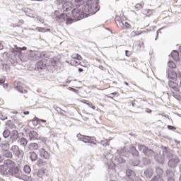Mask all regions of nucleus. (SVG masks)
I'll return each instance as SVG.
<instances>
[{
	"label": "nucleus",
	"instance_id": "nucleus-33",
	"mask_svg": "<svg viewBox=\"0 0 181 181\" xmlns=\"http://www.w3.org/2000/svg\"><path fill=\"white\" fill-rule=\"evenodd\" d=\"M142 33H145V31H132L131 33L132 37H135V36H139V35H142Z\"/></svg>",
	"mask_w": 181,
	"mask_h": 181
},
{
	"label": "nucleus",
	"instance_id": "nucleus-14",
	"mask_svg": "<svg viewBox=\"0 0 181 181\" xmlns=\"http://www.w3.org/2000/svg\"><path fill=\"white\" fill-rule=\"evenodd\" d=\"M28 136L30 138V141H35L39 139V134H37V132L35 130H31L28 133Z\"/></svg>",
	"mask_w": 181,
	"mask_h": 181
},
{
	"label": "nucleus",
	"instance_id": "nucleus-57",
	"mask_svg": "<svg viewBox=\"0 0 181 181\" xmlns=\"http://www.w3.org/2000/svg\"><path fill=\"white\" fill-rule=\"evenodd\" d=\"M140 162L141 161L139 160H137L136 163L134 164L133 166H138V165H139Z\"/></svg>",
	"mask_w": 181,
	"mask_h": 181
},
{
	"label": "nucleus",
	"instance_id": "nucleus-17",
	"mask_svg": "<svg viewBox=\"0 0 181 181\" xmlns=\"http://www.w3.org/2000/svg\"><path fill=\"white\" fill-rule=\"evenodd\" d=\"M168 86H169L170 88H171L172 91H179V88L177 87V83H176L172 81H169Z\"/></svg>",
	"mask_w": 181,
	"mask_h": 181
},
{
	"label": "nucleus",
	"instance_id": "nucleus-54",
	"mask_svg": "<svg viewBox=\"0 0 181 181\" xmlns=\"http://www.w3.org/2000/svg\"><path fill=\"white\" fill-rule=\"evenodd\" d=\"M71 64H73L74 66H76V64H78V62H77L76 60H73L71 61Z\"/></svg>",
	"mask_w": 181,
	"mask_h": 181
},
{
	"label": "nucleus",
	"instance_id": "nucleus-32",
	"mask_svg": "<svg viewBox=\"0 0 181 181\" xmlns=\"http://www.w3.org/2000/svg\"><path fill=\"white\" fill-rule=\"evenodd\" d=\"M3 136L5 138V139H8L9 136H11V131H9V129H5L3 132Z\"/></svg>",
	"mask_w": 181,
	"mask_h": 181
},
{
	"label": "nucleus",
	"instance_id": "nucleus-55",
	"mask_svg": "<svg viewBox=\"0 0 181 181\" xmlns=\"http://www.w3.org/2000/svg\"><path fill=\"white\" fill-rule=\"evenodd\" d=\"M125 55L127 57H129L131 56V52L128 51V50H126L125 51Z\"/></svg>",
	"mask_w": 181,
	"mask_h": 181
},
{
	"label": "nucleus",
	"instance_id": "nucleus-48",
	"mask_svg": "<svg viewBox=\"0 0 181 181\" xmlns=\"http://www.w3.org/2000/svg\"><path fill=\"white\" fill-rule=\"evenodd\" d=\"M36 30H37L38 32H46V28H42V27H37Z\"/></svg>",
	"mask_w": 181,
	"mask_h": 181
},
{
	"label": "nucleus",
	"instance_id": "nucleus-2",
	"mask_svg": "<svg viewBox=\"0 0 181 181\" xmlns=\"http://www.w3.org/2000/svg\"><path fill=\"white\" fill-rule=\"evenodd\" d=\"M163 155L166 159H168V165L169 168H175L180 163V159L176 155L172 153L168 148L165 147Z\"/></svg>",
	"mask_w": 181,
	"mask_h": 181
},
{
	"label": "nucleus",
	"instance_id": "nucleus-20",
	"mask_svg": "<svg viewBox=\"0 0 181 181\" xmlns=\"http://www.w3.org/2000/svg\"><path fill=\"white\" fill-rule=\"evenodd\" d=\"M29 151H37L39 149V144L36 143L29 144L28 146Z\"/></svg>",
	"mask_w": 181,
	"mask_h": 181
},
{
	"label": "nucleus",
	"instance_id": "nucleus-41",
	"mask_svg": "<svg viewBox=\"0 0 181 181\" xmlns=\"http://www.w3.org/2000/svg\"><path fill=\"white\" fill-rule=\"evenodd\" d=\"M144 165H149L151 163V160L148 158H144L142 160Z\"/></svg>",
	"mask_w": 181,
	"mask_h": 181
},
{
	"label": "nucleus",
	"instance_id": "nucleus-34",
	"mask_svg": "<svg viewBox=\"0 0 181 181\" xmlns=\"http://www.w3.org/2000/svg\"><path fill=\"white\" fill-rule=\"evenodd\" d=\"M47 163H46V161H43V160L40 159L37 161V166H39L40 168H42L43 166H45V165H47Z\"/></svg>",
	"mask_w": 181,
	"mask_h": 181
},
{
	"label": "nucleus",
	"instance_id": "nucleus-39",
	"mask_svg": "<svg viewBox=\"0 0 181 181\" xmlns=\"http://www.w3.org/2000/svg\"><path fill=\"white\" fill-rule=\"evenodd\" d=\"M45 175V170H39L37 173L38 177H43Z\"/></svg>",
	"mask_w": 181,
	"mask_h": 181
},
{
	"label": "nucleus",
	"instance_id": "nucleus-13",
	"mask_svg": "<svg viewBox=\"0 0 181 181\" xmlns=\"http://www.w3.org/2000/svg\"><path fill=\"white\" fill-rule=\"evenodd\" d=\"M165 147H164V149L163 150L162 154L159 153V154H157V155L154 156L155 160L158 163H161L162 164V163H165V159H166V157H165V156L163 155V151L165 150Z\"/></svg>",
	"mask_w": 181,
	"mask_h": 181
},
{
	"label": "nucleus",
	"instance_id": "nucleus-46",
	"mask_svg": "<svg viewBox=\"0 0 181 181\" xmlns=\"http://www.w3.org/2000/svg\"><path fill=\"white\" fill-rule=\"evenodd\" d=\"M0 119H1V121H5V119H8V116L0 113Z\"/></svg>",
	"mask_w": 181,
	"mask_h": 181
},
{
	"label": "nucleus",
	"instance_id": "nucleus-56",
	"mask_svg": "<svg viewBox=\"0 0 181 181\" xmlns=\"http://www.w3.org/2000/svg\"><path fill=\"white\" fill-rule=\"evenodd\" d=\"M77 56H78V54H72V59H76L77 60Z\"/></svg>",
	"mask_w": 181,
	"mask_h": 181
},
{
	"label": "nucleus",
	"instance_id": "nucleus-1",
	"mask_svg": "<svg viewBox=\"0 0 181 181\" xmlns=\"http://www.w3.org/2000/svg\"><path fill=\"white\" fill-rule=\"evenodd\" d=\"M80 3H74L72 8V20L75 22L77 21H81V19H84L91 15H95L100 8L98 6L95 5V0H88L86 5L81 6L79 4Z\"/></svg>",
	"mask_w": 181,
	"mask_h": 181
},
{
	"label": "nucleus",
	"instance_id": "nucleus-49",
	"mask_svg": "<svg viewBox=\"0 0 181 181\" xmlns=\"http://www.w3.org/2000/svg\"><path fill=\"white\" fill-rule=\"evenodd\" d=\"M131 28V24L128 22L124 23V29H129Z\"/></svg>",
	"mask_w": 181,
	"mask_h": 181
},
{
	"label": "nucleus",
	"instance_id": "nucleus-8",
	"mask_svg": "<svg viewBox=\"0 0 181 181\" xmlns=\"http://www.w3.org/2000/svg\"><path fill=\"white\" fill-rule=\"evenodd\" d=\"M4 165H6L8 172H11L14 168H16V163L11 159L4 160Z\"/></svg>",
	"mask_w": 181,
	"mask_h": 181
},
{
	"label": "nucleus",
	"instance_id": "nucleus-12",
	"mask_svg": "<svg viewBox=\"0 0 181 181\" xmlns=\"http://www.w3.org/2000/svg\"><path fill=\"white\" fill-rule=\"evenodd\" d=\"M38 153L41 158L43 159H49L50 153L46 149L42 148L38 150Z\"/></svg>",
	"mask_w": 181,
	"mask_h": 181
},
{
	"label": "nucleus",
	"instance_id": "nucleus-53",
	"mask_svg": "<svg viewBox=\"0 0 181 181\" xmlns=\"http://www.w3.org/2000/svg\"><path fill=\"white\" fill-rule=\"evenodd\" d=\"M37 122H38V124H40V122L46 123V120L42 119H37Z\"/></svg>",
	"mask_w": 181,
	"mask_h": 181
},
{
	"label": "nucleus",
	"instance_id": "nucleus-7",
	"mask_svg": "<svg viewBox=\"0 0 181 181\" xmlns=\"http://www.w3.org/2000/svg\"><path fill=\"white\" fill-rule=\"evenodd\" d=\"M167 77L168 80H176V78H181V74H176L172 69H168L167 71Z\"/></svg>",
	"mask_w": 181,
	"mask_h": 181
},
{
	"label": "nucleus",
	"instance_id": "nucleus-18",
	"mask_svg": "<svg viewBox=\"0 0 181 181\" xmlns=\"http://www.w3.org/2000/svg\"><path fill=\"white\" fill-rule=\"evenodd\" d=\"M17 143L18 144V145H21V146L25 148V146L28 145V139L22 137L17 141Z\"/></svg>",
	"mask_w": 181,
	"mask_h": 181
},
{
	"label": "nucleus",
	"instance_id": "nucleus-60",
	"mask_svg": "<svg viewBox=\"0 0 181 181\" xmlns=\"http://www.w3.org/2000/svg\"><path fill=\"white\" fill-rule=\"evenodd\" d=\"M76 60H81V57L78 54V56L76 57Z\"/></svg>",
	"mask_w": 181,
	"mask_h": 181
},
{
	"label": "nucleus",
	"instance_id": "nucleus-15",
	"mask_svg": "<svg viewBox=\"0 0 181 181\" xmlns=\"http://www.w3.org/2000/svg\"><path fill=\"white\" fill-rule=\"evenodd\" d=\"M0 148L2 152H5V151H9V148H11V145H9V143L8 141H3L0 144Z\"/></svg>",
	"mask_w": 181,
	"mask_h": 181
},
{
	"label": "nucleus",
	"instance_id": "nucleus-26",
	"mask_svg": "<svg viewBox=\"0 0 181 181\" xmlns=\"http://www.w3.org/2000/svg\"><path fill=\"white\" fill-rule=\"evenodd\" d=\"M167 179H175V173L172 170H168L166 171Z\"/></svg>",
	"mask_w": 181,
	"mask_h": 181
},
{
	"label": "nucleus",
	"instance_id": "nucleus-22",
	"mask_svg": "<svg viewBox=\"0 0 181 181\" xmlns=\"http://www.w3.org/2000/svg\"><path fill=\"white\" fill-rule=\"evenodd\" d=\"M130 152L134 158H138L139 156V152L138 151V150H136V148H135V146L131 147Z\"/></svg>",
	"mask_w": 181,
	"mask_h": 181
},
{
	"label": "nucleus",
	"instance_id": "nucleus-58",
	"mask_svg": "<svg viewBox=\"0 0 181 181\" xmlns=\"http://www.w3.org/2000/svg\"><path fill=\"white\" fill-rule=\"evenodd\" d=\"M130 103H132V107H135L136 105L135 100H132Z\"/></svg>",
	"mask_w": 181,
	"mask_h": 181
},
{
	"label": "nucleus",
	"instance_id": "nucleus-35",
	"mask_svg": "<svg viewBox=\"0 0 181 181\" xmlns=\"http://www.w3.org/2000/svg\"><path fill=\"white\" fill-rule=\"evenodd\" d=\"M23 170H24L25 173H27V175H29V173H30V172L32 171V169H30V165H25Z\"/></svg>",
	"mask_w": 181,
	"mask_h": 181
},
{
	"label": "nucleus",
	"instance_id": "nucleus-31",
	"mask_svg": "<svg viewBox=\"0 0 181 181\" xmlns=\"http://www.w3.org/2000/svg\"><path fill=\"white\" fill-rule=\"evenodd\" d=\"M11 138L13 139H18L19 138V133L17 130H13L11 132Z\"/></svg>",
	"mask_w": 181,
	"mask_h": 181
},
{
	"label": "nucleus",
	"instance_id": "nucleus-61",
	"mask_svg": "<svg viewBox=\"0 0 181 181\" xmlns=\"http://www.w3.org/2000/svg\"><path fill=\"white\" fill-rule=\"evenodd\" d=\"M146 112H148V114H151V112H152V110H151L150 109H146Z\"/></svg>",
	"mask_w": 181,
	"mask_h": 181
},
{
	"label": "nucleus",
	"instance_id": "nucleus-30",
	"mask_svg": "<svg viewBox=\"0 0 181 181\" xmlns=\"http://www.w3.org/2000/svg\"><path fill=\"white\" fill-rule=\"evenodd\" d=\"M116 23H117L118 28H120V29H125L124 23L122 20H117Z\"/></svg>",
	"mask_w": 181,
	"mask_h": 181
},
{
	"label": "nucleus",
	"instance_id": "nucleus-19",
	"mask_svg": "<svg viewBox=\"0 0 181 181\" xmlns=\"http://www.w3.org/2000/svg\"><path fill=\"white\" fill-rule=\"evenodd\" d=\"M0 173L1 175H4V176H8V175H9V172L6 168V165H0Z\"/></svg>",
	"mask_w": 181,
	"mask_h": 181
},
{
	"label": "nucleus",
	"instance_id": "nucleus-11",
	"mask_svg": "<svg viewBox=\"0 0 181 181\" xmlns=\"http://www.w3.org/2000/svg\"><path fill=\"white\" fill-rule=\"evenodd\" d=\"M126 176L127 180L128 181H136V175L135 174V172L132 170H127L126 171Z\"/></svg>",
	"mask_w": 181,
	"mask_h": 181
},
{
	"label": "nucleus",
	"instance_id": "nucleus-10",
	"mask_svg": "<svg viewBox=\"0 0 181 181\" xmlns=\"http://www.w3.org/2000/svg\"><path fill=\"white\" fill-rule=\"evenodd\" d=\"M8 175L11 176H14L18 179H22V173L19 171V168L18 167L14 168L10 172H8Z\"/></svg>",
	"mask_w": 181,
	"mask_h": 181
},
{
	"label": "nucleus",
	"instance_id": "nucleus-25",
	"mask_svg": "<svg viewBox=\"0 0 181 181\" xmlns=\"http://www.w3.org/2000/svg\"><path fill=\"white\" fill-rule=\"evenodd\" d=\"M26 47H18V45H15V49H13L11 50L12 53H15V52H18V53H21L22 51L26 50Z\"/></svg>",
	"mask_w": 181,
	"mask_h": 181
},
{
	"label": "nucleus",
	"instance_id": "nucleus-64",
	"mask_svg": "<svg viewBox=\"0 0 181 181\" xmlns=\"http://www.w3.org/2000/svg\"><path fill=\"white\" fill-rule=\"evenodd\" d=\"M5 83V80L0 79V84H4Z\"/></svg>",
	"mask_w": 181,
	"mask_h": 181
},
{
	"label": "nucleus",
	"instance_id": "nucleus-23",
	"mask_svg": "<svg viewBox=\"0 0 181 181\" xmlns=\"http://www.w3.org/2000/svg\"><path fill=\"white\" fill-rule=\"evenodd\" d=\"M47 66V63L45 62V61L42 60L37 62V69H40L41 70H43L45 67Z\"/></svg>",
	"mask_w": 181,
	"mask_h": 181
},
{
	"label": "nucleus",
	"instance_id": "nucleus-52",
	"mask_svg": "<svg viewBox=\"0 0 181 181\" xmlns=\"http://www.w3.org/2000/svg\"><path fill=\"white\" fill-rule=\"evenodd\" d=\"M162 28H160L159 30H157V36H156V38L155 39V40H158V36H159V33H162L161 32H160V30H162Z\"/></svg>",
	"mask_w": 181,
	"mask_h": 181
},
{
	"label": "nucleus",
	"instance_id": "nucleus-62",
	"mask_svg": "<svg viewBox=\"0 0 181 181\" xmlns=\"http://www.w3.org/2000/svg\"><path fill=\"white\" fill-rule=\"evenodd\" d=\"M38 21H39V22H41V23H45V20H43L42 18H39Z\"/></svg>",
	"mask_w": 181,
	"mask_h": 181
},
{
	"label": "nucleus",
	"instance_id": "nucleus-47",
	"mask_svg": "<svg viewBox=\"0 0 181 181\" xmlns=\"http://www.w3.org/2000/svg\"><path fill=\"white\" fill-rule=\"evenodd\" d=\"M8 69H9V66H8V64H2L3 71H8Z\"/></svg>",
	"mask_w": 181,
	"mask_h": 181
},
{
	"label": "nucleus",
	"instance_id": "nucleus-36",
	"mask_svg": "<svg viewBox=\"0 0 181 181\" xmlns=\"http://www.w3.org/2000/svg\"><path fill=\"white\" fill-rule=\"evenodd\" d=\"M135 9H136V11H140V9H142V8H144V2H141L140 4H136L134 6Z\"/></svg>",
	"mask_w": 181,
	"mask_h": 181
},
{
	"label": "nucleus",
	"instance_id": "nucleus-6",
	"mask_svg": "<svg viewBox=\"0 0 181 181\" xmlns=\"http://www.w3.org/2000/svg\"><path fill=\"white\" fill-rule=\"evenodd\" d=\"M11 151L13 152V156H16V158H18V159L23 158V151H22L19 146H16V145H13L11 148Z\"/></svg>",
	"mask_w": 181,
	"mask_h": 181
},
{
	"label": "nucleus",
	"instance_id": "nucleus-42",
	"mask_svg": "<svg viewBox=\"0 0 181 181\" xmlns=\"http://www.w3.org/2000/svg\"><path fill=\"white\" fill-rule=\"evenodd\" d=\"M125 147H124L121 151L118 150L117 153L119 156H125Z\"/></svg>",
	"mask_w": 181,
	"mask_h": 181
},
{
	"label": "nucleus",
	"instance_id": "nucleus-4",
	"mask_svg": "<svg viewBox=\"0 0 181 181\" xmlns=\"http://www.w3.org/2000/svg\"><path fill=\"white\" fill-rule=\"evenodd\" d=\"M138 149H139V151H140L141 152L144 153V155L146 156H148V158H152V156H155V151H153V150L145 146L144 145L139 144L138 146Z\"/></svg>",
	"mask_w": 181,
	"mask_h": 181
},
{
	"label": "nucleus",
	"instance_id": "nucleus-40",
	"mask_svg": "<svg viewBox=\"0 0 181 181\" xmlns=\"http://www.w3.org/2000/svg\"><path fill=\"white\" fill-rule=\"evenodd\" d=\"M168 67H170V69H176V64H175L173 61H170L168 62Z\"/></svg>",
	"mask_w": 181,
	"mask_h": 181
},
{
	"label": "nucleus",
	"instance_id": "nucleus-21",
	"mask_svg": "<svg viewBox=\"0 0 181 181\" xmlns=\"http://www.w3.org/2000/svg\"><path fill=\"white\" fill-rule=\"evenodd\" d=\"M4 158H7L8 159H12L13 158V153L11 152L9 150L3 151Z\"/></svg>",
	"mask_w": 181,
	"mask_h": 181
},
{
	"label": "nucleus",
	"instance_id": "nucleus-50",
	"mask_svg": "<svg viewBox=\"0 0 181 181\" xmlns=\"http://www.w3.org/2000/svg\"><path fill=\"white\" fill-rule=\"evenodd\" d=\"M30 57H34V59H36L35 56H36V52L31 51L30 53Z\"/></svg>",
	"mask_w": 181,
	"mask_h": 181
},
{
	"label": "nucleus",
	"instance_id": "nucleus-63",
	"mask_svg": "<svg viewBox=\"0 0 181 181\" xmlns=\"http://www.w3.org/2000/svg\"><path fill=\"white\" fill-rule=\"evenodd\" d=\"M118 94V92H114L110 93V95H117Z\"/></svg>",
	"mask_w": 181,
	"mask_h": 181
},
{
	"label": "nucleus",
	"instance_id": "nucleus-44",
	"mask_svg": "<svg viewBox=\"0 0 181 181\" xmlns=\"http://www.w3.org/2000/svg\"><path fill=\"white\" fill-rule=\"evenodd\" d=\"M100 144L103 145V146H110V144H108V141L107 140H102L100 141Z\"/></svg>",
	"mask_w": 181,
	"mask_h": 181
},
{
	"label": "nucleus",
	"instance_id": "nucleus-24",
	"mask_svg": "<svg viewBox=\"0 0 181 181\" xmlns=\"http://www.w3.org/2000/svg\"><path fill=\"white\" fill-rule=\"evenodd\" d=\"M144 175L146 176V177H152L153 175V169L148 168L144 171Z\"/></svg>",
	"mask_w": 181,
	"mask_h": 181
},
{
	"label": "nucleus",
	"instance_id": "nucleus-28",
	"mask_svg": "<svg viewBox=\"0 0 181 181\" xmlns=\"http://www.w3.org/2000/svg\"><path fill=\"white\" fill-rule=\"evenodd\" d=\"M171 56H172L173 60H175V62L179 61V59H180L179 53L177 52L176 50H174V51L171 53Z\"/></svg>",
	"mask_w": 181,
	"mask_h": 181
},
{
	"label": "nucleus",
	"instance_id": "nucleus-5",
	"mask_svg": "<svg viewBox=\"0 0 181 181\" xmlns=\"http://www.w3.org/2000/svg\"><path fill=\"white\" fill-rule=\"evenodd\" d=\"M57 21L59 23H63V22H66L67 25H71L73 22V18H71L70 16L67 13H62L58 17H57Z\"/></svg>",
	"mask_w": 181,
	"mask_h": 181
},
{
	"label": "nucleus",
	"instance_id": "nucleus-9",
	"mask_svg": "<svg viewBox=\"0 0 181 181\" xmlns=\"http://www.w3.org/2000/svg\"><path fill=\"white\" fill-rule=\"evenodd\" d=\"M113 156L111 154V153L109 152H105L103 154V160L106 165H111V162H114V160L112 159Z\"/></svg>",
	"mask_w": 181,
	"mask_h": 181
},
{
	"label": "nucleus",
	"instance_id": "nucleus-27",
	"mask_svg": "<svg viewBox=\"0 0 181 181\" xmlns=\"http://www.w3.org/2000/svg\"><path fill=\"white\" fill-rule=\"evenodd\" d=\"M115 163H125V159L121 156H117L114 159Z\"/></svg>",
	"mask_w": 181,
	"mask_h": 181
},
{
	"label": "nucleus",
	"instance_id": "nucleus-3",
	"mask_svg": "<svg viewBox=\"0 0 181 181\" xmlns=\"http://www.w3.org/2000/svg\"><path fill=\"white\" fill-rule=\"evenodd\" d=\"M83 0H57L58 5H62L64 12H69L73 9L74 4H80Z\"/></svg>",
	"mask_w": 181,
	"mask_h": 181
},
{
	"label": "nucleus",
	"instance_id": "nucleus-38",
	"mask_svg": "<svg viewBox=\"0 0 181 181\" xmlns=\"http://www.w3.org/2000/svg\"><path fill=\"white\" fill-rule=\"evenodd\" d=\"M84 135H81V134H77V138H78V141H81L82 142H84V144H87L88 141H86L84 140V137H83Z\"/></svg>",
	"mask_w": 181,
	"mask_h": 181
},
{
	"label": "nucleus",
	"instance_id": "nucleus-59",
	"mask_svg": "<svg viewBox=\"0 0 181 181\" xmlns=\"http://www.w3.org/2000/svg\"><path fill=\"white\" fill-rule=\"evenodd\" d=\"M57 112L62 113V108L57 107Z\"/></svg>",
	"mask_w": 181,
	"mask_h": 181
},
{
	"label": "nucleus",
	"instance_id": "nucleus-43",
	"mask_svg": "<svg viewBox=\"0 0 181 181\" xmlns=\"http://www.w3.org/2000/svg\"><path fill=\"white\" fill-rule=\"evenodd\" d=\"M83 136V140L87 142V144H90V142L91 141V138L89 136Z\"/></svg>",
	"mask_w": 181,
	"mask_h": 181
},
{
	"label": "nucleus",
	"instance_id": "nucleus-16",
	"mask_svg": "<svg viewBox=\"0 0 181 181\" xmlns=\"http://www.w3.org/2000/svg\"><path fill=\"white\" fill-rule=\"evenodd\" d=\"M28 157L31 160V162H36L37 160V155L35 151H30L28 154Z\"/></svg>",
	"mask_w": 181,
	"mask_h": 181
},
{
	"label": "nucleus",
	"instance_id": "nucleus-37",
	"mask_svg": "<svg viewBox=\"0 0 181 181\" xmlns=\"http://www.w3.org/2000/svg\"><path fill=\"white\" fill-rule=\"evenodd\" d=\"M156 173H157V176H160L163 174V170H162V168L157 167L156 169Z\"/></svg>",
	"mask_w": 181,
	"mask_h": 181
},
{
	"label": "nucleus",
	"instance_id": "nucleus-45",
	"mask_svg": "<svg viewBox=\"0 0 181 181\" xmlns=\"http://www.w3.org/2000/svg\"><path fill=\"white\" fill-rule=\"evenodd\" d=\"M14 88L19 91V93H23V88L21 86H15Z\"/></svg>",
	"mask_w": 181,
	"mask_h": 181
},
{
	"label": "nucleus",
	"instance_id": "nucleus-29",
	"mask_svg": "<svg viewBox=\"0 0 181 181\" xmlns=\"http://www.w3.org/2000/svg\"><path fill=\"white\" fill-rule=\"evenodd\" d=\"M6 127H8L11 129H16V126L12 123V120H8L6 122Z\"/></svg>",
	"mask_w": 181,
	"mask_h": 181
},
{
	"label": "nucleus",
	"instance_id": "nucleus-51",
	"mask_svg": "<svg viewBox=\"0 0 181 181\" xmlns=\"http://www.w3.org/2000/svg\"><path fill=\"white\" fill-rule=\"evenodd\" d=\"M168 129H170V131H175V129H176V127H175L172 125H168Z\"/></svg>",
	"mask_w": 181,
	"mask_h": 181
}]
</instances>
